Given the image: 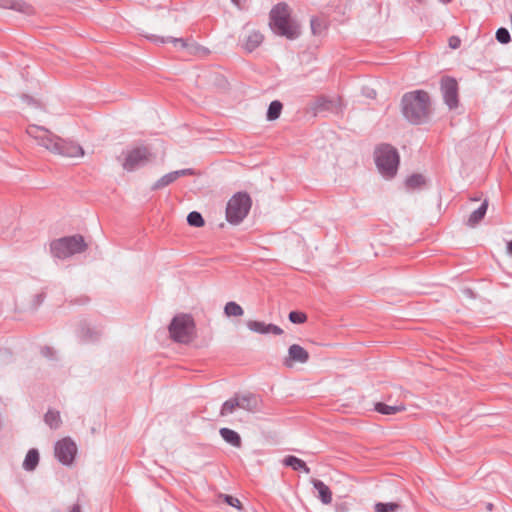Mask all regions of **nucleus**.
Segmentation results:
<instances>
[{"label": "nucleus", "mask_w": 512, "mask_h": 512, "mask_svg": "<svg viewBox=\"0 0 512 512\" xmlns=\"http://www.w3.org/2000/svg\"><path fill=\"white\" fill-rule=\"evenodd\" d=\"M29 137L34 139L39 146L44 147L48 151L64 157H82L84 155L83 148L72 142L66 141L43 126L29 125L26 129Z\"/></svg>", "instance_id": "nucleus-1"}, {"label": "nucleus", "mask_w": 512, "mask_h": 512, "mask_svg": "<svg viewBox=\"0 0 512 512\" xmlns=\"http://www.w3.org/2000/svg\"><path fill=\"white\" fill-rule=\"evenodd\" d=\"M402 113L411 124L419 125L429 121L431 100L424 90L407 92L401 100Z\"/></svg>", "instance_id": "nucleus-2"}, {"label": "nucleus", "mask_w": 512, "mask_h": 512, "mask_svg": "<svg viewBox=\"0 0 512 512\" xmlns=\"http://www.w3.org/2000/svg\"><path fill=\"white\" fill-rule=\"evenodd\" d=\"M269 25L274 33L289 40L300 36V27L291 19V11L286 3H278L272 8Z\"/></svg>", "instance_id": "nucleus-3"}, {"label": "nucleus", "mask_w": 512, "mask_h": 512, "mask_svg": "<svg viewBox=\"0 0 512 512\" xmlns=\"http://www.w3.org/2000/svg\"><path fill=\"white\" fill-rule=\"evenodd\" d=\"M87 245L81 235H73L55 239L50 243V253L54 258L67 259L81 253Z\"/></svg>", "instance_id": "nucleus-4"}, {"label": "nucleus", "mask_w": 512, "mask_h": 512, "mask_svg": "<svg viewBox=\"0 0 512 512\" xmlns=\"http://www.w3.org/2000/svg\"><path fill=\"white\" fill-rule=\"evenodd\" d=\"M375 163L379 172L386 178L395 176L399 165L397 150L388 144H382L375 149Z\"/></svg>", "instance_id": "nucleus-5"}, {"label": "nucleus", "mask_w": 512, "mask_h": 512, "mask_svg": "<svg viewBox=\"0 0 512 512\" xmlns=\"http://www.w3.org/2000/svg\"><path fill=\"white\" fill-rule=\"evenodd\" d=\"M252 200L248 193L237 192L226 203V221L232 225H238L248 215Z\"/></svg>", "instance_id": "nucleus-6"}, {"label": "nucleus", "mask_w": 512, "mask_h": 512, "mask_svg": "<svg viewBox=\"0 0 512 512\" xmlns=\"http://www.w3.org/2000/svg\"><path fill=\"white\" fill-rule=\"evenodd\" d=\"M194 329L193 318L187 314L175 316L169 325L171 338L179 343L190 342L194 335Z\"/></svg>", "instance_id": "nucleus-7"}, {"label": "nucleus", "mask_w": 512, "mask_h": 512, "mask_svg": "<svg viewBox=\"0 0 512 512\" xmlns=\"http://www.w3.org/2000/svg\"><path fill=\"white\" fill-rule=\"evenodd\" d=\"M152 159V154L146 147H135L127 150L123 168L128 172H133L146 166Z\"/></svg>", "instance_id": "nucleus-8"}, {"label": "nucleus", "mask_w": 512, "mask_h": 512, "mask_svg": "<svg viewBox=\"0 0 512 512\" xmlns=\"http://www.w3.org/2000/svg\"><path fill=\"white\" fill-rule=\"evenodd\" d=\"M258 406L259 399L257 396L250 393H238L232 398L226 400V413H232L236 408H240L248 412H256L258 410Z\"/></svg>", "instance_id": "nucleus-9"}, {"label": "nucleus", "mask_w": 512, "mask_h": 512, "mask_svg": "<svg viewBox=\"0 0 512 512\" xmlns=\"http://www.w3.org/2000/svg\"><path fill=\"white\" fill-rule=\"evenodd\" d=\"M149 39L160 44L172 43L174 47L186 50L191 55L206 54V49L199 46L191 39L175 38L171 36L162 37L157 35H152Z\"/></svg>", "instance_id": "nucleus-10"}, {"label": "nucleus", "mask_w": 512, "mask_h": 512, "mask_svg": "<svg viewBox=\"0 0 512 512\" xmlns=\"http://www.w3.org/2000/svg\"><path fill=\"white\" fill-rule=\"evenodd\" d=\"M54 453L57 460L66 466L73 463L77 453V446L75 442L69 438H63L55 443Z\"/></svg>", "instance_id": "nucleus-11"}, {"label": "nucleus", "mask_w": 512, "mask_h": 512, "mask_svg": "<svg viewBox=\"0 0 512 512\" xmlns=\"http://www.w3.org/2000/svg\"><path fill=\"white\" fill-rule=\"evenodd\" d=\"M309 358V352L304 347L299 344H292L289 346L282 363L286 368H293L296 364H306Z\"/></svg>", "instance_id": "nucleus-12"}, {"label": "nucleus", "mask_w": 512, "mask_h": 512, "mask_svg": "<svg viewBox=\"0 0 512 512\" xmlns=\"http://www.w3.org/2000/svg\"><path fill=\"white\" fill-rule=\"evenodd\" d=\"M441 91L444 102L450 109L456 108L458 105V84L451 77H444L441 80Z\"/></svg>", "instance_id": "nucleus-13"}, {"label": "nucleus", "mask_w": 512, "mask_h": 512, "mask_svg": "<svg viewBox=\"0 0 512 512\" xmlns=\"http://www.w3.org/2000/svg\"><path fill=\"white\" fill-rule=\"evenodd\" d=\"M341 99L338 96H318L311 104V109L315 112L332 111L336 112L340 109Z\"/></svg>", "instance_id": "nucleus-14"}, {"label": "nucleus", "mask_w": 512, "mask_h": 512, "mask_svg": "<svg viewBox=\"0 0 512 512\" xmlns=\"http://www.w3.org/2000/svg\"><path fill=\"white\" fill-rule=\"evenodd\" d=\"M264 41V35L255 29L248 30L240 40V46L248 53L255 51Z\"/></svg>", "instance_id": "nucleus-15"}, {"label": "nucleus", "mask_w": 512, "mask_h": 512, "mask_svg": "<svg viewBox=\"0 0 512 512\" xmlns=\"http://www.w3.org/2000/svg\"><path fill=\"white\" fill-rule=\"evenodd\" d=\"M194 174V171L190 168L180 169L176 171L169 172L163 175L160 179H158L151 187L152 190L163 189L164 187L170 185L174 181H176L180 177H184L187 175Z\"/></svg>", "instance_id": "nucleus-16"}, {"label": "nucleus", "mask_w": 512, "mask_h": 512, "mask_svg": "<svg viewBox=\"0 0 512 512\" xmlns=\"http://www.w3.org/2000/svg\"><path fill=\"white\" fill-rule=\"evenodd\" d=\"M102 335V329L88 322H81L78 328V336L84 342L97 341Z\"/></svg>", "instance_id": "nucleus-17"}, {"label": "nucleus", "mask_w": 512, "mask_h": 512, "mask_svg": "<svg viewBox=\"0 0 512 512\" xmlns=\"http://www.w3.org/2000/svg\"><path fill=\"white\" fill-rule=\"evenodd\" d=\"M248 329L252 332L259 334H269L272 333L274 335H281L283 333L282 328L275 324H266L262 321L249 320L246 323Z\"/></svg>", "instance_id": "nucleus-18"}, {"label": "nucleus", "mask_w": 512, "mask_h": 512, "mask_svg": "<svg viewBox=\"0 0 512 512\" xmlns=\"http://www.w3.org/2000/svg\"><path fill=\"white\" fill-rule=\"evenodd\" d=\"M311 483L318 492V497L321 502L328 505L332 502V492L330 488L321 480L312 479Z\"/></svg>", "instance_id": "nucleus-19"}, {"label": "nucleus", "mask_w": 512, "mask_h": 512, "mask_svg": "<svg viewBox=\"0 0 512 512\" xmlns=\"http://www.w3.org/2000/svg\"><path fill=\"white\" fill-rule=\"evenodd\" d=\"M488 208V201L484 200V202L480 205L479 208H477L475 211H473L468 220L467 225L470 227H475L477 224L481 222V220L484 218Z\"/></svg>", "instance_id": "nucleus-20"}, {"label": "nucleus", "mask_w": 512, "mask_h": 512, "mask_svg": "<svg viewBox=\"0 0 512 512\" xmlns=\"http://www.w3.org/2000/svg\"><path fill=\"white\" fill-rule=\"evenodd\" d=\"M283 464L285 466L291 467L295 471L303 470L306 474L310 473V468L306 465V463L296 456H286L283 460Z\"/></svg>", "instance_id": "nucleus-21"}, {"label": "nucleus", "mask_w": 512, "mask_h": 512, "mask_svg": "<svg viewBox=\"0 0 512 512\" xmlns=\"http://www.w3.org/2000/svg\"><path fill=\"white\" fill-rule=\"evenodd\" d=\"M39 463V452L37 449H30L23 462V468L26 471H33Z\"/></svg>", "instance_id": "nucleus-22"}, {"label": "nucleus", "mask_w": 512, "mask_h": 512, "mask_svg": "<svg viewBox=\"0 0 512 512\" xmlns=\"http://www.w3.org/2000/svg\"><path fill=\"white\" fill-rule=\"evenodd\" d=\"M0 7L19 12H28L29 10V5L22 0H0Z\"/></svg>", "instance_id": "nucleus-23"}, {"label": "nucleus", "mask_w": 512, "mask_h": 512, "mask_svg": "<svg viewBox=\"0 0 512 512\" xmlns=\"http://www.w3.org/2000/svg\"><path fill=\"white\" fill-rule=\"evenodd\" d=\"M375 410L384 415H392L398 412L404 411L405 406L403 404L400 405H387L385 403H376Z\"/></svg>", "instance_id": "nucleus-24"}, {"label": "nucleus", "mask_w": 512, "mask_h": 512, "mask_svg": "<svg viewBox=\"0 0 512 512\" xmlns=\"http://www.w3.org/2000/svg\"><path fill=\"white\" fill-rule=\"evenodd\" d=\"M283 105L280 101L274 100L270 103L266 118L268 121H274L280 117Z\"/></svg>", "instance_id": "nucleus-25"}, {"label": "nucleus", "mask_w": 512, "mask_h": 512, "mask_svg": "<svg viewBox=\"0 0 512 512\" xmlns=\"http://www.w3.org/2000/svg\"><path fill=\"white\" fill-rule=\"evenodd\" d=\"M44 421L50 428L57 429L61 424L60 413L55 410H48L44 416Z\"/></svg>", "instance_id": "nucleus-26"}, {"label": "nucleus", "mask_w": 512, "mask_h": 512, "mask_svg": "<svg viewBox=\"0 0 512 512\" xmlns=\"http://www.w3.org/2000/svg\"><path fill=\"white\" fill-rule=\"evenodd\" d=\"M244 309L236 302H226V317H242Z\"/></svg>", "instance_id": "nucleus-27"}, {"label": "nucleus", "mask_w": 512, "mask_h": 512, "mask_svg": "<svg viewBox=\"0 0 512 512\" xmlns=\"http://www.w3.org/2000/svg\"><path fill=\"white\" fill-rule=\"evenodd\" d=\"M226 443L235 448H241L242 446L240 435L236 431L229 428H226Z\"/></svg>", "instance_id": "nucleus-28"}, {"label": "nucleus", "mask_w": 512, "mask_h": 512, "mask_svg": "<svg viewBox=\"0 0 512 512\" xmlns=\"http://www.w3.org/2000/svg\"><path fill=\"white\" fill-rule=\"evenodd\" d=\"M425 183V178L421 174H413L406 179V186L411 189L419 188Z\"/></svg>", "instance_id": "nucleus-29"}, {"label": "nucleus", "mask_w": 512, "mask_h": 512, "mask_svg": "<svg viewBox=\"0 0 512 512\" xmlns=\"http://www.w3.org/2000/svg\"><path fill=\"white\" fill-rule=\"evenodd\" d=\"M399 508H400V505L397 503H393V502H390V503L378 502L374 506L375 512H396L397 510H399Z\"/></svg>", "instance_id": "nucleus-30"}, {"label": "nucleus", "mask_w": 512, "mask_h": 512, "mask_svg": "<svg viewBox=\"0 0 512 512\" xmlns=\"http://www.w3.org/2000/svg\"><path fill=\"white\" fill-rule=\"evenodd\" d=\"M187 223L193 227H202L205 222L202 215L199 212L192 211L187 216Z\"/></svg>", "instance_id": "nucleus-31"}, {"label": "nucleus", "mask_w": 512, "mask_h": 512, "mask_svg": "<svg viewBox=\"0 0 512 512\" xmlns=\"http://www.w3.org/2000/svg\"><path fill=\"white\" fill-rule=\"evenodd\" d=\"M496 39L501 44H507L510 42L511 36L506 28L501 27L496 31Z\"/></svg>", "instance_id": "nucleus-32"}, {"label": "nucleus", "mask_w": 512, "mask_h": 512, "mask_svg": "<svg viewBox=\"0 0 512 512\" xmlns=\"http://www.w3.org/2000/svg\"><path fill=\"white\" fill-rule=\"evenodd\" d=\"M226 505H229L235 509H237L239 512H244L245 508L242 504V502L234 496L226 495Z\"/></svg>", "instance_id": "nucleus-33"}, {"label": "nucleus", "mask_w": 512, "mask_h": 512, "mask_svg": "<svg viewBox=\"0 0 512 512\" xmlns=\"http://www.w3.org/2000/svg\"><path fill=\"white\" fill-rule=\"evenodd\" d=\"M289 320L294 324H302L307 320V316L303 312L291 311L289 313Z\"/></svg>", "instance_id": "nucleus-34"}, {"label": "nucleus", "mask_w": 512, "mask_h": 512, "mask_svg": "<svg viewBox=\"0 0 512 512\" xmlns=\"http://www.w3.org/2000/svg\"><path fill=\"white\" fill-rule=\"evenodd\" d=\"M311 30L314 35H319L322 33L323 25L322 22L318 18H312L310 21Z\"/></svg>", "instance_id": "nucleus-35"}, {"label": "nucleus", "mask_w": 512, "mask_h": 512, "mask_svg": "<svg viewBox=\"0 0 512 512\" xmlns=\"http://www.w3.org/2000/svg\"><path fill=\"white\" fill-rule=\"evenodd\" d=\"M230 2L238 11H245L249 6V0H230Z\"/></svg>", "instance_id": "nucleus-36"}, {"label": "nucleus", "mask_w": 512, "mask_h": 512, "mask_svg": "<svg viewBox=\"0 0 512 512\" xmlns=\"http://www.w3.org/2000/svg\"><path fill=\"white\" fill-rule=\"evenodd\" d=\"M41 354L46 357L47 359H50V360H54L56 359L55 355H56V352L54 351L53 348L51 347H48V346H45L41 349Z\"/></svg>", "instance_id": "nucleus-37"}, {"label": "nucleus", "mask_w": 512, "mask_h": 512, "mask_svg": "<svg viewBox=\"0 0 512 512\" xmlns=\"http://www.w3.org/2000/svg\"><path fill=\"white\" fill-rule=\"evenodd\" d=\"M21 99L23 100V102L27 103L28 105L35 106V107L39 106V103L29 95L23 94L21 96Z\"/></svg>", "instance_id": "nucleus-38"}, {"label": "nucleus", "mask_w": 512, "mask_h": 512, "mask_svg": "<svg viewBox=\"0 0 512 512\" xmlns=\"http://www.w3.org/2000/svg\"><path fill=\"white\" fill-rule=\"evenodd\" d=\"M449 44H450V46H451L452 48H454V49H455V48H457V47H458V45H459V39H457V38H454V37H453V38H451V39H450Z\"/></svg>", "instance_id": "nucleus-39"}, {"label": "nucleus", "mask_w": 512, "mask_h": 512, "mask_svg": "<svg viewBox=\"0 0 512 512\" xmlns=\"http://www.w3.org/2000/svg\"><path fill=\"white\" fill-rule=\"evenodd\" d=\"M70 512H81V508L79 504H74L70 510Z\"/></svg>", "instance_id": "nucleus-40"}, {"label": "nucleus", "mask_w": 512, "mask_h": 512, "mask_svg": "<svg viewBox=\"0 0 512 512\" xmlns=\"http://www.w3.org/2000/svg\"><path fill=\"white\" fill-rule=\"evenodd\" d=\"M507 253L512 256V240L507 243Z\"/></svg>", "instance_id": "nucleus-41"}, {"label": "nucleus", "mask_w": 512, "mask_h": 512, "mask_svg": "<svg viewBox=\"0 0 512 512\" xmlns=\"http://www.w3.org/2000/svg\"><path fill=\"white\" fill-rule=\"evenodd\" d=\"M219 434L224 439V434H225L224 427L219 429Z\"/></svg>", "instance_id": "nucleus-42"}, {"label": "nucleus", "mask_w": 512, "mask_h": 512, "mask_svg": "<svg viewBox=\"0 0 512 512\" xmlns=\"http://www.w3.org/2000/svg\"><path fill=\"white\" fill-rule=\"evenodd\" d=\"M220 414L221 415L224 414V403H222L221 406H220Z\"/></svg>", "instance_id": "nucleus-43"}]
</instances>
